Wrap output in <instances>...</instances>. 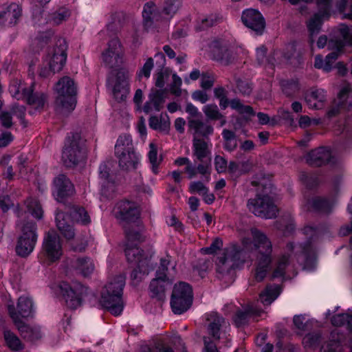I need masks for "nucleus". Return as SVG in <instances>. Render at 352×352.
I'll return each mask as SVG.
<instances>
[{
	"label": "nucleus",
	"mask_w": 352,
	"mask_h": 352,
	"mask_svg": "<svg viewBox=\"0 0 352 352\" xmlns=\"http://www.w3.org/2000/svg\"><path fill=\"white\" fill-rule=\"evenodd\" d=\"M67 215L63 212L56 213V226L62 234L67 239H71L74 236V232L70 225L66 221Z\"/></svg>",
	"instance_id": "nucleus-26"
},
{
	"label": "nucleus",
	"mask_w": 352,
	"mask_h": 352,
	"mask_svg": "<svg viewBox=\"0 0 352 352\" xmlns=\"http://www.w3.org/2000/svg\"><path fill=\"white\" fill-rule=\"evenodd\" d=\"M109 170V166L107 164H102L99 167L101 199L111 198L116 192V184L110 177Z\"/></svg>",
	"instance_id": "nucleus-19"
},
{
	"label": "nucleus",
	"mask_w": 352,
	"mask_h": 352,
	"mask_svg": "<svg viewBox=\"0 0 352 352\" xmlns=\"http://www.w3.org/2000/svg\"><path fill=\"white\" fill-rule=\"evenodd\" d=\"M186 111L190 116L189 119H199L201 116L198 109L192 103H188L186 107Z\"/></svg>",
	"instance_id": "nucleus-60"
},
{
	"label": "nucleus",
	"mask_w": 352,
	"mask_h": 352,
	"mask_svg": "<svg viewBox=\"0 0 352 352\" xmlns=\"http://www.w3.org/2000/svg\"><path fill=\"white\" fill-rule=\"evenodd\" d=\"M151 168L154 174L159 173V166L162 162V156L158 155L157 146L155 143L149 144V150L147 154Z\"/></svg>",
	"instance_id": "nucleus-29"
},
{
	"label": "nucleus",
	"mask_w": 352,
	"mask_h": 352,
	"mask_svg": "<svg viewBox=\"0 0 352 352\" xmlns=\"http://www.w3.org/2000/svg\"><path fill=\"white\" fill-rule=\"evenodd\" d=\"M241 51V49L224 40L215 41L210 46L211 58L224 66L234 63Z\"/></svg>",
	"instance_id": "nucleus-6"
},
{
	"label": "nucleus",
	"mask_w": 352,
	"mask_h": 352,
	"mask_svg": "<svg viewBox=\"0 0 352 352\" xmlns=\"http://www.w3.org/2000/svg\"><path fill=\"white\" fill-rule=\"evenodd\" d=\"M324 352H338L340 351V346L337 342H332L322 347Z\"/></svg>",
	"instance_id": "nucleus-64"
},
{
	"label": "nucleus",
	"mask_w": 352,
	"mask_h": 352,
	"mask_svg": "<svg viewBox=\"0 0 352 352\" xmlns=\"http://www.w3.org/2000/svg\"><path fill=\"white\" fill-rule=\"evenodd\" d=\"M43 251L46 262L52 263L60 258L63 250L60 239L54 230L48 232L43 243Z\"/></svg>",
	"instance_id": "nucleus-14"
},
{
	"label": "nucleus",
	"mask_w": 352,
	"mask_h": 352,
	"mask_svg": "<svg viewBox=\"0 0 352 352\" xmlns=\"http://www.w3.org/2000/svg\"><path fill=\"white\" fill-rule=\"evenodd\" d=\"M320 338L318 333H309L303 338L302 343L305 347H315L318 344Z\"/></svg>",
	"instance_id": "nucleus-49"
},
{
	"label": "nucleus",
	"mask_w": 352,
	"mask_h": 352,
	"mask_svg": "<svg viewBox=\"0 0 352 352\" xmlns=\"http://www.w3.org/2000/svg\"><path fill=\"white\" fill-rule=\"evenodd\" d=\"M189 189L190 192L197 193L201 196L208 191V188L201 182H192L190 185Z\"/></svg>",
	"instance_id": "nucleus-52"
},
{
	"label": "nucleus",
	"mask_w": 352,
	"mask_h": 352,
	"mask_svg": "<svg viewBox=\"0 0 352 352\" xmlns=\"http://www.w3.org/2000/svg\"><path fill=\"white\" fill-rule=\"evenodd\" d=\"M292 262V254L284 253L276 260L272 274L274 278L283 277L285 274L286 269L289 266Z\"/></svg>",
	"instance_id": "nucleus-25"
},
{
	"label": "nucleus",
	"mask_w": 352,
	"mask_h": 352,
	"mask_svg": "<svg viewBox=\"0 0 352 352\" xmlns=\"http://www.w3.org/2000/svg\"><path fill=\"white\" fill-rule=\"evenodd\" d=\"M73 192L74 186L65 175H60L54 179L53 195L58 201H63L65 197L72 195Z\"/></svg>",
	"instance_id": "nucleus-20"
},
{
	"label": "nucleus",
	"mask_w": 352,
	"mask_h": 352,
	"mask_svg": "<svg viewBox=\"0 0 352 352\" xmlns=\"http://www.w3.org/2000/svg\"><path fill=\"white\" fill-rule=\"evenodd\" d=\"M223 246V242L219 239H216L212 243L210 247H207L201 249V252L204 254H213L217 252V250H219Z\"/></svg>",
	"instance_id": "nucleus-55"
},
{
	"label": "nucleus",
	"mask_w": 352,
	"mask_h": 352,
	"mask_svg": "<svg viewBox=\"0 0 352 352\" xmlns=\"http://www.w3.org/2000/svg\"><path fill=\"white\" fill-rule=\"evenodd\" d=\"M8 308L14 323L25 338L34 340L41 337L38 327L28 326L21 320L31 317L34 313V303L31 298L22 296L18 299L16 309L13 305H9Z\"/></svg>",
	"instance_id": "nucleus-3"
},
{
	"label": "nucleus",
	"mask_w": 352,
	"mask_h": 352,
	"mask_svg": "<svg viewBox=\"0 0 352 352\" xmlns=\"http://www.w3.org/2000/svg\"><path fill=\"white\" fill-rule=\"evenodd\" d=\"M0 122L4 127H10L12 124L10 113L7 111L2 112L0 114Z\"/></svg>",
	"instance_id": "nucleus-62"
},
{
	"label": "nucleus",
	"mask_w": 352,
	"mask_h": 352,
	"mask_svg": "<svg viewBox=\"0 0 352 352\" xmlns=\"http://www.w3.org/2000/svg\"><path fill=\"white\" fill-rule=\"evenodd\" d=\"M65 50V43L62 40L59 41L57 47L49 52L47 60L50 70L53 73L58 72L63 69L67 59Z\"/></svg>",
	"instance_id": "nucleus-18"
},
{
	"label": "nucleus",
	"mask_w": 352,
	"mask_h": 352,
	"mask_svg": "<svg viewBox=\"0 0 352 352\" xmlns=\"http://www.w3.org/2000/svg\"><path fill=\"white\" fill-rule=\"evenodd\" d=\"M102 60L104 65L111 69H116L123 65L124 50L118 38L109 41L107 47L102 54Z\"/></svg>",
	"instance_id": "nucleus-10"
},
{
	"label": "nucleus",
	"mask_w": 352,
	"mask_h": 352,
	"mask_svg": "<svg viewBox=\"0 0 352 352\" xmlns=\"http://www.w3.org/2000/svg\"><path fill=\"white\" fill-rule=\"evenodd\" d=\"M55 91L57 94L56 105L59 111L66 113L74 109L77 87L71 78L64 76L60 78L55 85Z\"/></svg>",
	"instance_id": "nucleus-5"
},
{
	"label": "nucleus",
	"mask_w": 352,
	"mask_h": 352,
	"mask_svg": "<svg viewBox=\"0 0 352 352\" xmlns=\"http://www.w3.org/2000/svg\"><path fill=\"white\" fill-rule=\"evenodd\" d=\"M60 289L67 306L72 309L80 306L88 293V289L78 282H72L71 284L63 282L60 285Z\"/></svg>",
	"instance_id": "nucleus-9"
},
{
	"label": "nucleus",
	"mask_w": 352,
	"mask_h": 352,
	"mask_svg": "<svg viewBox=\"0 0 352 352\" xmlns=\"http://www.w3.org/2000/svg\"><path fill=\"white\" fill-rule=\"evenodd\" d=\"M192 290L191 287L186 283H179L173 288L170 305L173 311L176 314H181L186 311L192 305Z\"/></svg>",
	"instance_id": "nucleus-7"
},
{
	"label": "nucleus",
	"mask_w": 352,
	"mask_h": 352,
	"mask_svg": "<svg viewBox=\"0 0 352 352\" xmlns=\"http://www.w3.org/2000/svg\"><path fill=\"white\" fill-rule=\"evenodd\" d=\"M248 207L256 216L265 219H272L277 214L276 206L268 196H257L248 201Z\"/></svg>",
	"instance_id": "nucleus-12"
},
{
	"label": "nucleus",
	"mask_w": 352,
	"mask_h": 352,
	"mask_svg": "<svg viewBox=\"0 0 352 352\" xmlns=\"http://www.w3.org/2000/svg\"><path fill=\"white\" fill-rule=\"evenodd\" d=\"M32 87L33 85L30 87V92L25 100L35 109L42 108L46 101V96L43 94H33Z\"/></svg>",
	"instance_id": "nucleus-39"
},
{
	"label": "nucleus",
	"mask_w": 352,
	"mask_h": 352,
	"mask_svg": "<svg viewBox=\"0 0 352 352\" xmlns=\"http://www.w3.org/2000/svg\"><path fill=\"white\" fill-rule=\"evenodd\" d=\"M9 91L13 98L17 100H25L27 96H28L30 87L25 88L21 81L14 80L10 85Z\"/></svg>",
	"instance_id": "nucleus-33"
},
{
	"label": "nucleus",
	"mask_w": 352,
	"mask_h": 352,
	"mask_svg": "<svg viewBox=\"0 0 352 352\" xmlns=\"http://www.w3.org/2000/svg\"><path fill=\"white\" fill-rule=\"evenodd\" d=\"M193 155L200 161L207 159L211 162L210 150L208 142L203 140L195 138L193 140Z\"/></svg>",
	"instance_id": "nucleus-24"
},
{
	"label": "nucleus",
	"mask_w": 352,
	"mask_h": 352,
	"mask_svg": "<svg viewBox=\"0 0 352 352\" xmlns=\"http://www.w3.org/2000/svg\"><path fill=\"white\" fill-rule=\"evenodd\" d=\"M193 100L199 101L201 103L204 104L209 100V96L206 91H195L192 94Z\"/></svg>",
	"instance_id": "nucleus-61"
},
{
	"label": "nucleus",
	"mask_w": 352,
	"mask_h": 352,
	"mask_svg": "<svg viewBox=\"0 0 352 352\" xmlns=\"http://www.w3.org/2000/svg\"><path fill=\"white\" fill-rule=\"evenodd\" d=\"M197 170L201 175H206L207 181L210 180V175L211 170L210 162L208 160V163H203L198 165Z\"/></svg>",
	"instance_id": "nucleus-58"
},
{
	"label": "nucleus",
	"mask_w": 352,
	"mask_h": 352,
	"mask_svg": "<svg viewBox=\"0 0 352 352\" xmlns=\"http://www.w3.org/2000/svg\"><path fill=\"white\" fill-rule=\"evenodd\" d=\"M113 213L118 219L133 221L139 217L140 210L138 206L134 202L120 201L113 208Z\"/></svg>",
	"instance_id": "nucleus-16"
},
{
	"label": "nucleus",
	"mask_w": 352,
	"mask_h": 352,
	"mask_svg": "<svg viewBox=\"0 0 352 352\" xmlns=\"http://www.w3.org/2000/svg\"><path fill=\"white\" fill-rule=\"evenodd\" d=\"M261 310L253 305H250L244 311H239L234 318V323L237 327H241L246 324L248 318L252 315H259Z\"/></svg>",
	"instance_id": "nucleus-34"
},
{
	"label": "nucleus",
	"mask_w": 352,
	"mask_h": 352,
	"mask_svg": "<svg viewBox=\"0 0 352 352\" xmlns=\"http://www.w3.org/2000/svg\"><path fill=\"white\" fill-rule=\"evenodd\" d=\"M207 320L210 322L208 325L209 333L216 339L219 338V327L224 323V319L219 316L217 313H210L207 314Z\"/></svg>",
	"instance_id": "nucleus-32"
},
{
	"label": "nucleus",
	"mask_w": 352,
	"mask_h": 352,
	"mask_svg": "<svg viewBox=\"0 0 352 352\" xmlns=\"http://www.w3.org/2000/svg\"><path fill=\"white\" fill-rule=\"evenodd\" d=\"M124 284V276L119 275L109 282L101 292L100 305L116 316L120 315L123 310L122 295Z\"/></svg>",
	"instance_id": "nucleus-4"
},
{
	"label": "nucleus",
	"mask_w": 352,
	"mask_h": 352,
	"mask_svg": "<svg viewBox=\"0 0 352 352\" xmlns=\"http://www.w3.org/2000/svg\"><path fill=\"white\" fill-rule=\"evenodd\" d=\"M134 151L132 140L129 135H120L117 140L115 146V154L116 155H122L130 151Z\"/></svg>",
	"instance_id": "nucleus-31"
},
{
	"label": "nucleus",
	"mask_w": 352,
	"mask_h": 352,
	"mask_svg": "<svg viewBox=\"0 0 352 352\" xmlns=\"http://www.w3.org/2000/svg\"><path fill=\"white\" fill-rule=\"evenodd\" d=\"M280 288L277 285L267 286L259 296L261 302L264 305H270L280 294Z\"/></svg>",
	"instance_id": "nucleus-35"
},
{
	"label": "nucleus",
	"mask_w": 352,
	"mask_h": 352,
	"mask_svg": "<svg viewBox=\"0 0 352 352\" xmlns=\"http://www.w3.org/2000/svg\"><path fill=\"white\" fill-rule=\"evenodd\" d=\"M3 338L6 346L12 351H19L23 349V344L20 339L11 331L5 329Z\"/></svg>",
	"instance_id": "nucleus-36"
},
{
	"label": "nucleus",
	"mask_w": 352,
	"mask_h": 352,
	"mask_svg": "<svg viewBox=\"0 0 352 352\" xmlns=\"http://www.w3.org/2000/svg\"><path fill=\"white\" fill-rule=\"evenodd\" d=\"M25 204L26 211L24 213L17 212L19 218L17 226L21 230V234L19 238L16 251L21 256H26L33 251L37 239L35 223L26 221V213L30 214L36 219H41L43 215L42 206L36 199H28Z\"/></svg>",
	"instance_id": "nucleus-2"
},
{
	"label": "nucleus",
	"mask_w": 352,
	"mask_h": 352,
	"mask_svg": "<svg viewBox=\"0 0 352 352\" xmlns=\"http://www.w3.org/2000/svg\"><path fill=\"white\" fill-rule=\"evenodd\" d=\"M326 99V92L322 89H317L311 92L309 98L307 99L308 104L312 108H320L322 102Z\"/></svg>",
	"instance_id": "nucleus-38"
},
{
	"label": "nucleus",
	"mask_w": 352,
	"mask_h": 352,
	"mask_svg": "<svg viewBox=\"0 0 352 352\" xmlns=\"http://www.w3.org/2000/svg\"><path fill=\"white\" fill-rule=\"evenodd\" d=\"M72 266L84 276L91 274L95 269L94 263L89 258H78L74 261Z\"/></svg>",
	"instance_id": "nucleus-28"
},
{
	"label": "nucleus",
	"mask_w": 352,
	"mask_h": 352,
	"mask_svg": "<svg viewBox=\"0 0 352 352\" xmlns=\"http://www.w3.org/2000/svg\"><path fill=\"white\" fill-rule=\"evenodd\" d=\"M332 324L335 326H342L345 324H351L352 316L348 314H338L333 317Z\"/></svg>",
	"instance_id": "nucleus-48"
},
{
	"label": "nucleus",
	"mask_w": 352,
	"mask_h": 352,
	"mask_svg": "<svg viewBox=\"0 0 352 352\" xmlns=\"http://www.w3.org/2000/svg\"><path fill=\"white\" fill-rule=\"evenodd\" d=\"M287 250L288 251L294 250L295 254L300 252L301 256L306 260H308L309 258L312 259L314 256V250L309 243L303 246L301 245L294 246L293 244L289 243L287 246Z\"/></svg>",
	"instance_id": "nucleus-37"
},
{
	"label": "nucleus",
	"mask_w": 352,
	"mask_h": 352,
	"mask_svg": "<svg viewBox=\"0 0 352 352\" xmlns=\"http://www.w3.org/2000/svg\"><path fill=\"white\" fill-rule=\"evenodd\" d=\"M202 111L206 118L211 120H217V118H221V113L215 104H208L203 107Z\"/></svg>",
	"instance_id": "nucleus-42"
},
{
	"label": "nucleus",
	"mask_w": 352,
	"mask_h": 352,
	"mask_svg": "<svg viewBox=\"0 0 352 352\" xmlns=\"http://www.w3.org/2000/svg\"><path fill=\"white\" fill-rule=\"evenodd\" d=\"M299 89L298 84L296 82H287L283 85V90L287 96H291Z\"/></svg>",
	"instance_id": "nucleus-57"
},
{
	"label": "nucleus",
	"mask_w": 352,
	"mask_h": 352,
	"mask_svg": "<svg viewBox=\"0 0 352 352\" xmlns=\"http://www.w3.org/2000/svg\"><path fill=\"white\" fill-rule=\"evenodd\" d=\"M80 136L73 135L69 136L63 151L62 160L67 166H72L78 162L84 157V152L81 149Z\"/></svg>",
	"instance_id": "nucleus-13"
},
{
	"label": "nucleus",
	"mask_w": 352,
	"mask_h": 352,
	"mask_svg": "<svg viewBox=\"0 0 352 352\" xmlns=\"http://www.w3.org/2000/svg\"><path fill=\"white\" fill-rule=\"evenodd\" d=\"M188 126L190 130L194 131L195 133L203 136H206L213 133L212 126L204 122L200 119H189Z\"/></svg>",
	"instance_id": "nucleus-27"
},
{
	"label": "nucleus",
	"mask_w": 352,
	"mask_h": 352,
	"mask_svg": "<svg viewBox=\"0 0 352 352\" xmlns=\"http://www.w3.org/2000/svg\"><path fill=\"white\" fill-rule=\"evenodd\" d=\"M170 263L168 257L162 258L160 266L157 272L156 278H154L150 284V290L153 297H156L159 300H163L164 292L168 286L171 284V280L166 276L168 265Z\"/></svg>",
	"instance_id": "nucleus-11"
},
{
	"label": "nucleus",
	"mask_w": 352,
	"mask_h": 352,
	"mask_svg": "<svg viewBox=\"0 0 352 352\" xmlns=\"http://www.w3.org/2000/svg\"><path fill=\"white\" fill-rule=\"evenodd\" d=\"M21 15V8L16 3L0 7V26L15 25Z\"/></svg>",
	"instance_id": "nucleus-21"
},
{
	"label": "nucleus",
	"mask_w": 352,
	"mask_h": 352,
	"mask_svg": "<svg viewBox=\"0 0 352 352\" xmlns=\"http://www.w3.org/2000/svg\"><path fill=\"white\" fill-rule=\"evenodd\" d=\"M241 20L247 28L256 34H261L265 29V19L256 10L247 9L244 10L242 13Z\"/></svg>",
	"instance_id": "nucleus-17"
},
{
	"label": "nucleus",
	"mask_w": 352,
	"mask_h": 352,
	"mask_svg": "<svg viewBox=\"0 0 352 352\" xmlns=\"http://www.w3.org/2000/svg\"><path fill=\"white\" fill-rule=\"evenodd\" d=\"M243 248L232 245L225 250L223 255L218 258L217 272L223 276L229 274L235 267L246 262L251 251L255 261V278L261 281L271 269L272 263V244L267 236L257 229L248 230L241 239Z\"/></svg>",
	"instance_id": "nucleus-1"
},
{
	"label": "nucleus",
	"mask_w": 352,
	"mask_h": 352,
	"mask_svg": "<svg viewBox=\"0 0 352 352\" xmlns=\"http://www.w3.org/2000/svg\"><path fill=\"white\" fill-rule=\"evenodd\" d=\"M131 74L126 68L119 69L115 76L109 78L108 83L113 98L118 102L124 101L130 91Z\"/></svg>",
	"instance_id": "nucleus-8"
},
{
	"label": "nucleus",
	"mask_w": 352,
	"mask_h": 352,
	"mask_svg": "<svg viewBox=\"0 0 352 352\" xmlns=\"http://www.w3.org/2000/svg\"><path fill=\"white\" fill-rule=\"evenodd\" d=\"M181 5L180 0H164V11L168 16L175 14Z\"/></svg>",
	"instance_id": "nucleus-44"
},
{
	"label": "nucleus",
	"mask_w": 352,
	"mask_h": 352,
	"mask_svg": "<svg viewBox=\"0 0 352 352\" xmlns=\"http://www.w3.org/2000/svg\"><path fill=\"white\" fill-rule=\"evenodd\" d=\"M230 105L232 109L236 110L240 113H244L247 115H252L253 110L251 107L248 105H243L240 100L237 99L232 100L230 102Z\"/></svg>",
	"instance_id": "nucleus-45"
},
{
	"label": "nucleus",
	"mask_w": 352,
	"mask_h": 352,
	"mask_svg": "<svg viewBox=\"0 0 352 352\" xmlns=\"http://www.w3.org/2000/svg\"><path fill=\"white\" fill-rule=\"evenodd\" d=\"M164 102L161 94L156 91L149 95V100L144 106V111L146 113H151L155 111H159Z\"/></svg>",
	"instance_id": "nucleus-30"
},
{
	"label": "nucleus",
	"mask_w": 352,
	"mask_h": 352,
	"mask_svg": "<svg viewBox=\"0 0 352 352\" xmlns=\"http://www.w3.org/2000/svg\"><path fill=\"white\" fill-rule=\"evenodd\" d=\"M72 217L76 221L81 224H87L91 221L90 217L87 212L81 207L74 208L72 212Z\"/></svg>",
	"instance_id": "nucleus-43"
},
{
	"label": "nucleus",
	"mask_w": 352,
	"mask_h": 352,
	"mask_svg": "<svg viewBox=\"0 0 352 352\" xmlns=\"http://www.w3.org/2000/svg\"><path fill=\"white\" fill-rule=\"evenodd\" d=\"M155 10L156 6L153 3L149 2L145 4L142 11V16L144 25L146 28L150 27L152 21L156 19Z\"/></svg>",
	"instance_id": "nucleus-40"
},
{
	"label": "nucleus",
	"mask_w": 352,
	"mask_h": 352,
	"mask_svg": "<svg viewBox=\"0 0 352 352\" xmlns=\"http://www.w3.org/2000/svg\"><path fill=\"white\" fill-rule=\"evenodd\" d=\"M214 166L218 173H224L228 168L227 161L222 156L217 155L214 158Z\"/></svg>",
	"instance_id": "nucleus-54"
},
{
	"label": "nucleus",
	"mask_w": 352,
	"mask_h": 352,
	"mask_svg": "<svg viewBox=\"0 0 352 352\" xmlns=\"http://www.w3.org/2000/svg\"><path fill=\"white\" fill-rule=\"evenodd\" d=\"M13 140V136L10 132H4L0 135V146L4 147Z\"/></svg>",
	"instance_id": "nucleus-63"
},
{
	"label": "nucleus",
	"mask_w": 352,
	"mask_h": 352,
	"mask_svg": "<svg viewBox=\"0 0 352 352\" xmlns=\"http://www.w3.org/2000/svg\"><path fill=\"white\" fill-rule=\"evenodd\" d=\"M182 84V78L176 74H173V82L170 87V91L174 95L179 96L181 95V86Z\"/></svg>",
	"instance_id": "nucleus-51"
},
{
	"label": "nucleus",
	"mask_w": 352,
	"mask_h": 352,
	"mask_svg": "<svg viewBox=\"0 0 352 352\" xmlns=\"http://www.w3.org/2000/svg\"><path fill=\"white\" fill-rule=\"evenodd\" d=\"M153 59L152 58H147L143 67L138 73L139 77L144 76L146 78H149L151 75V72L153 69Z\"/></svg>",
	"instance_id": "nucleus-50"
},
{
	"label": "nucleus",
	"mask_w": 352,
	"mask_h": 352,
	"mask_svg": "<svg viewBox=\"0 0 352 352\" xmlns=\"http://www.w3.org/2000/svg\"><path fill=\"white\" fill-rule=\"evenodd\" d=\"M168 77L169 72L166 69L157 72L155 76V85L158 87H163Z\"/></svg>",
	"instance_id": "nucleus-53"
},
{
	"label": "nucleus",
	"mask_w": 352,
	"mask_h": 352,
	"mask_svg": "<svg viewBox=\"0 0 352 352\" xmlns=\"http://www.w3.org/2000/svg\"><path fill=\"white\" fill-rule=\"evenodd\" d=\"M169 124L156 116H151L149 119V126L151 129L159 131L166 130Z\"/></svg>",
	"instance_id": "nucleus-46"
},
{
	"label": "nucleus",
	"mask_w": 352,
	"mask_h": 352,
	"mask_svg": "<svg viewBox=\"0 0 352 352\" xmlns=\"http://www.w3.org/2000/svg\"><path fill=\"white\" fill-rule=\"evenodd\" d=\"M331 152L329 148H319L311 151L307 157V161L312 165L320 166L330 162Z\"/></svg>",
	"instance_id": "nucleus-22"
},
{
	"label": "nucleus",
	"mask_w": 352,
	"mask_h": 352,
	"mask_svg": "<svg viewBox=\"0 0 352 352\" xmlns=\"http://www.w3.org/2000/svg\"><path fill=\"white\" fill-rule=\"evenodd\" d=\"M116 156L118 159L120 166L127 170L135 169L140 163V157L135 151Z\"/></svg>",
	"instance_id": "nucleus-23"
},
{
	"label": "nucleus",
	"mask_w": 352,
	"mask_h": 352,
	"mask_svg": "<svg viewBox=\"0 0 352 352\" xmlns=\"http://www.w3.org/2000/svg\"><path fill=\"white\" fill-rule=\"evenodd\" d=\"M214 77L211 74L204 73L201 76V86L202 88L210 89L214 83Z\"/></svg>",
	"instance_id": "nucleus-56"
},
{
	"label": "nucleus",
	"mask_w": 352,
	"mask_h": 352,
	"mask_svg": "<svg viewBox=\"0 0 352 352\" xmlns=\"http://www.w3.org/2000/svg\"><path fill=\"white\" fill-rule=\"evenodd\" d=\"M222 136L224 141L223 148L228 151H234L237 146L235 133L230 130L223 129Z\"/></svg>",
	"instance_id": "nucleus-41"
},
{
	"label": "nucleus",
	"mask_w": 352,
	"mask_h": 352,
	"mask_svg": "<svg viewBox=\"0 0 352 352\" xmlns=\"http://www.w3.org/2000/svg\"><path fill=\"white\" fill-rule=\"evenodd\" d=\"M126 237L128 242L125 248V254L129 262L138 263V269L142 271L144 274L146 273V269H143L144 265L148 264L147 258H144L141 251L136 245H133V241H141L142 235L137 232H127Z\"/></svg>",
	"instance_id": "nucleus-15"
},
{
	"label": "nucleus",
	"mask_w": 352,
	"mask_h": 352,
	"mask_svg": "<svg viewBox=\"0 0 352 352\" xmlns=\"http://www.w3.org/2000/svg\"><path fill=\"white\" fill-rule=\"evenodd\" d=\"M338 51L333 52L326 56L324 67L325 72H329L331 70L332 64L338 58Z\"/></svg>",
	"instance_id": "nucleus-59"
},
{
	"label": "nucleus",
	"mask_w": 352,
	"mask_h": 352,
	"mask_svg": "<svg viewBox=\"0 0 352 352\" xmlns=\"http://www.w3.org/2000/svg\"><path fill=\"white\" fill-rule=\"evenodd\" d=\"M70 16V12L66 8H60L53 14L52 21L54 24L58 25L65 21Z\"/></svg>",
	"instance_id": "nucleus-47"
}]
</instances>
